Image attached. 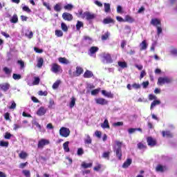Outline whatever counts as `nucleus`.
<instances>
[{
  "instance_id": "1",
  "label": "nucleus",
  "mask_w": 177,
  "mask_h": 177,
  "mask_svg": "<svg viewBox=\"0 0 177 177\" xmlns=\"http://www.w3.org/2000/svg\"><path fill=\"white\" fill-rule=\"evenodd\" d=\"M174 82V79L169 77H160L158 79L157 84L159 86H162V85H165V84H172Z\"/></svg>"
},
{
  "instance_id": "2",
  "label": "nucleus",
  "mask_w": 177,
  "mask_h": 177,
  "mask_svg": "<svg viewBox=\"0 0 177 177\" xmlns=\"http://www.w3.org/2000/svg\"><path fill=\"white\" fill-rule=\"evenodd\" d=\"M95 18H96V15L89 11L84 12L82 17V19H86V20H87L88 21H91V20H93Z\"/></svg>"
},
{
  "instance_id": "3",
  "label": "nucleus",
  "mask_w": 177,
  "mask_h": 177,
  "mask_svg": "<svg viewBox=\"0 0 177 177\" xmlns=\"http://www.w3.org/2000/svg\"><path fill=\"white\" fill-rule=\"evenodd\" d=\"M59 135L62 138H68V136H70V129L67 127H61L59 129Z\"/></svg>"
},
{
  "instance_id": "4",
  "label": "nucleus",
  "mask_w": 177,
  "mask_h": 177,
  "mask_svg": "<svg viewBox=\"0 0 177 177\" xmlns=\"http://www.w3.org/2000/svg\"><path fill=\"white\" fill-rule=\"evenodd\" d=\"M50 143V141H49V140L42 138L40 140H39L37 144V147L38 149H44L45 146L49 145Z\"/></svg>"
},
{
  "instance_id": "5",
  "label": "nucleus",
  "mask_w": 177,
  "mask_h": 177,
  "mask_svg": "<svg viewBox=\"0 0 177 177\" xmlns=\"http://www.w3.org/2000/svg\"><path fill=\"white\" fill-rule=\"evenodd\" d=\"M50 71H52V73L57 74V73H60V71H62V66L56 63H54L51 65Z\"/></svg>"
},
{
  "instance_id": "6",
  "label": "nucleus",
  "mask_w": 177,
  "mask_h": 177,
  "mask_svg": "<svg viewBox=\"0 0 177 177\" xmlns=\"http://www.w3.org/2000/svg\"><path fill=\"white\" fill-rule=\"evenodd\" d=\"M113 151L115 153L116 157L119 160H122V149L121 147H115L113 148Z\"/></svg>"
},
{
  "instance_id": "7",
  "label": "nucleus",
  "mask_w": 177,
  "mask_h": 177,
  "mask_svg": "<svg viewBox=\"0 0 177 177\" xmlns=\"http://www.w3.org/2000/svg\"><path fill=\"white\" fill-rule=\"evenodd\" d=\"M147 143L148 146H150L151 147H154V146L157 145V140L153 138V137L151 136H149L147 138Z\"/></svg>"
},
{
  "instance_id": "8",
  "label": "nucleus",
  "mask_w": 177,
  "mask_h": 177,
  "mask_svg": "<svg viewBox=\"0 0 177 177\" xmlns=\"http://www.w3.org/2000/svg\"><path fill=\"white\" fill-rule=\"evenodd\" d=\"M95 102L97 104H100L101 106L109 104V101L103 97L95 98Z\"/></svg>"
},
{
  "instance_id": "9",
  "label": "nucleus",
  "mask_w": 177,
  "mask_h": 177,
  "mask_svg": "<svg viewBox=\"0 0 177 177\" xmlns=\"http://www.w3.org/2000/svg\"><path fill=\"white\" fill-rule=\"evenodd\" d=\"M62 19H64L66 21H72L73 17V15L68 12H64L62 14Z\"/></svg>"
},
{
  "instance_id": "10",
  "label": "nucleus",
  "mask_w": 177,
  "mask_h": 177,
  "mask_svg": "<svg viewBox=\"0 0 177 177\" xmlns=\"http://www.w3.org/2000/svg\"><path fill=\"white\" fill-rule=\"evenodd\" d=\"M0 88L1 89V91H3V92H8V91L10 89V84L9 83L1 84Z\"/></svg>"
},
{
  "instance_id": "11",
  "label": "nucleus",
  "mask_w": 177,
  "mask_h": 177,
  "mask_svg": "<svg viewBox=\"0 0 177 177\" xmlns=\"http://www.w3.org/2000/svg\"><path fill=\"white\" fill-rule=\"evenodd\" d=\"M150 23L154 27H158V26H161V20H160V19H158L157 18L152 19L151 20Z\"/></svg>"
},
{
  "instance_id": "12",
  "label": "nucleus",
  "mask_w": 177,
  "mask_h": 177,
  "mask_svg": "<svg viewBox=\"0 0 177 177\" xmlns=\"http://www.w3.org/2000/svg\"><path fill=\"white\" fill-rule=\"evenodd\" d=\"M103 23L104 24H115V20L113 19V18L110 17H108L103 19Z\"/></svg>"
},
{
  "instance_id": "13",
  "label": "nucleus",
  "mask_w": 177,
  "mask_h": 177,
  "mask_svg": "<svg viewBox=\"0 0 177 177\" xmlns=\"http://www.w3.org/2000/svg\"><path fill=\"white\" fill-rule=\"evenodd\" d=\"M46 114V109L45 107L41 106L37 111V115L39 116L45 115Z\"/></svg>"
},
{
  "instance_id": "14",
  "label": "nucleus",
  "mask_w": 177,
  "mask_h": 177,
  "mask_svg": "<svg viewBox=\"0 0 177 177\" xmlns=\"http://www.w3.org/2000/svg\"><path fill=\"white\" fill-rule=\"evenodd\" d=\"M102 94L106 97H109L110 99H113L114 97V94L111 93V92H107L105 90L102 91Z\"/></svg>"
},
{
  "instance_id": "15",
  "label": "nucleus",
  "mask_w": 177,
  "mask_h": 177,
  "mask_svg": "<svg viewBox=\"0 0 177 177\" xmlns=\"http://www.w3.org/2000/svg\"><path fill=\"white\" fill-rule=\"evenodd\" d=\"M156 172H164V171H167V167L158 165L156 167Z\"/></svg>"
},
{
  "instance_id": "16",
  "label": "nucleus",
  "mask_w": 177,
  "mask_h": 177,
  "mask_svg": "<svg viewBox=\"0 0 177 177\" xmlns=\"http://www.w3.org/2000/svg\"><path fill=\"white\" fill-rule=\"evenodd\" d=\"M10 23L13 24H16V23H19V17L17 14L12 15V18L10 19Z\"/></svg>"
},
{
  "instance_id": "17",
  "label": "nucleus",
  "mask_w": 177,
  "mask_h": 177,
  "mask_svg": "<svg viewBox=\"0 0 177 177\" xmlns=\"http://www.w3.org/2000/svg\"><path fill=\"white\" fill-rule=\"evenodd\" d=\"M84 78H92L93 77V73L91 71H86L83 75Z\"/></svg>"
},
{
  "instance_id": "18",
  "label": "nucleus",
  "mask_w": 177,
  "mask_h": 177,
  "mask_svg": "<svg viewBox=\"0 0 177 177\" xmlns=\"http://www.w3.org/2000/svg\"><path fill=\"white\" fill-rule=\"evenodd\" d=\"M131 164H132V159L127 158V160L123 163L122 168H124V169L128 168V167H129Z\"/></svg>"
},
{
  "instance_id": "19",
  "label": "nucleus",
  "mask_w": 177,
  "mask_h": 177,
  "mask_svg": "<svg viewBox=\"0 0 177 177\" xmlns=\"http://www.w3.org/2000/svg\"><path fill=\"white\" fill-rule=\"evenodd\" d=\"M103 129H110V124H109V120L105 119L104 122L101 124Z\"/></svg>"
},
{
  "instance_id": "20",
  "label": "nucleus",
  "mask_w": 177,
  "mask_h": 177,
  "mask_svg": "<svg viewBox=\"0 0 177 177\" xmlns=\"http://www.w3.org/2000/svg\"><path fill=\"white\" fill-rule=\"evenodd\" d=\"M58 61L62 64H70V61H68L66 57H59L58 58Z\"/></svg>"
},
{
  "instance_id": "21",
  "label": "nucleus",
  "mask_w": 177,
  "mask_h": 177,
  "mask_svg": "<svg viewBox=\"0 0 177 177\" xmlns=\"http://www.w3.org/2000/svg\"><path fill=\"white\" fill-rule=\"evenodd\" d=\"M84 73V69L82 67L77 66L76 67V75H74L75 77H80L81 74Z\"/></svg>"
},
{
  "instance_id": "22",
  "label": "nucleus",
  "mask_w": 177,
  "mask_h": 177,
  "mask_svg": "<svg viewBox=\"0 0 177 177\" xmlns=\"http://www.w3.org/2000/svg\"><path fill=\"white\" fill-rule=\"evenodd\" d=\"M68 145H70V142L66 141L63 144V147L65 153L70 152V147H68Z\"/></svg>"
},
{
  "instance_id": "23",
  "label": "nucleus",
  "mask_w": 177,
  "mask_h": 177,
  "mask_svg": "<svg viewBox=\"0 0 177 177\" xmlns=\"http://www.w3.org/2000/svg\"><path fill=\"white\" fill-rule=\"evenodd\" d=\"M140 50H146L147 49V43L146 42V40H143L142 43L140 44Z\"/></svg>"
},
{
  "instance_id": "24",
  "label": "nucleus",
  "mask_w": 177,
  "mask_h": 177,
  "mask_svg": "<svg viewBox=\"0 0 177 177\" xmlns=\"http://www.w3.org/2000/svg\"><path fill=\"white\" fill-rule=\"evenodd\" d=\"M162 135L163 136V138H172L173 135L172 133H171V131H162Z\"/></svg>"
},
{
  "instance_id": "25",
  "label": "nucleus",
  "mask_w": 177,
  "mask_h": 177,
  "mask_svg": "<svg viewBox=\"0 0 177 177\" xmlns=\"http://www.w3.org/2000/svg\"><path fill=\"white\" fill-rule=\"evenodd\" d=\"M158 104H161V101L158 100H153L151 104V107H150L151 110H152L153 107H156V106H158Z\"/></svg>"
},
{
  "instance_id": "26",
  "label": "nucleus",
  "mask_w": 177,
  "mask_h": 177,
  "mask_svg": "<svg viewBox=\"0 0 177 177\" xmlns=\"http://www.w3.org/2000/svg\"><path fill=\"white\" fill-rule=\"evenodd\" d=\"M110 154H111V151H104L102 153V158H106V160H110Z\"/></svg>"
},
{
  "instance_id": "27",
  "label": "nucleus",
  "mask_w": 177,
  "mask_h": 177,
  "mask_svg": "<svg viewBox=\"0 0 177 177\" xmlns=\"http://www.w3.org/2000/svg\"><path fill=\"white\" fill-rule=\"evenodd\" d=\"M19 158H21V160H26L27 158V157H28V154L26 153V152L24 151H21V153L19 154Z\"/></svg>"
},
{
  "instance_id": "28",
  "label": "nucleus",
  "mask_w": 177,
  "mask_h": 177,
  "mask_svg": "<svg viewBox=\"0 0 177 177\" xmlns=\"http://www.w3.org/2000/svg\"><path fill=\"white\" fill-rule=\"evenodd\" d=\"M76 100H77V99H75V97H71V102L69 103L70 109H73V107H74V106H75Z\"/></svg>"
},
{
  "instance_id": "29",
  "label": "nucleus",
  "mask_w": 177,
  "mask_h": 177,
  "mask_svg": "<svg viewBox=\"0 0 177 177\" xmlns=\"http://www.w3.org/2000/svg\"><path fill=\"white\" fill-rule=\"evenodd\" d=\"M137 146L140 150H146L147 149V146L142 142H139Z\"/></svg>"
},
{
  "instance_id": "30",
  "label": "nucleus",
  "mask_w": 177,
  "mask_h": 177,
  "mask_svg": "<svg viewBox=\"0 0 177 177\" xmlns=\"http://www.w3.org/2000/svg\"><path fill=\"white\" fill-rule=\"evenodd\" d=\"M81 27H84V22L81 21H77L76 24V30L77 31H80V30H81Z\"/></svg>"
},
{
  "instance_id": "31",
  "label": "nucleus",
  "mask_w": 177,
  "mask_h": 177,
  "mask_svg": "<svg viewBox=\"0 0 177 177\" xmlns=\"http://www.w3.org/2000/svg\"><path fill=\"white\" fill-rule=\"evenodd\" d=\"M125 21H128L129 23H133V21H135V19L129 15H126L124 18V22Z\"/></svg>"
},
{
  "instance_id": "32",
  "label": "nucleus",
  "mask_w": 177,
  "mask_h": 177,
  "mask_svg": "<svg viewBox=\"0 0 177 177\" xmlns=\"http://www.w3.org/2000/svg\"><path fill=\"white\" fill-rule=\"evenodd\" d=\"M136 131H139V132H142V129L140 128H130L128 129L129 133H133L136 132Z\"/></svg>"
},
{
  "instance_id": "33",
  "label": "nucleus",
  "mask_w": 177,
  "mask_h": 177,
  "mask_svg": "<svg viewBox=\"0 0 177 177\" xmlns=\"http://www.w3.org/2000/svg\"><path fill=\"white\" fill-rule=\"evenodd\" d=\"M92 165H93V164L91 162V163H86L85 162H83L82 163V168H84L85 169H86V168H92Z\"/></svg>"
},
{
  "instance_id": "34",
  "label": "nucleus",
  "mask_w": 177,
  "mask_h": 177,
  "mask_svg": "<svg viewBox=\"0 0 177 177\" xmlns=\"http://www.w3.org/2000/svg\"><path fill=\"white\" fill-rule=\"evenodd\" d=\"M61 28L64 32H67L68 31V27H67V25L64 22L61 24Z\"/></svg>"
},
{
  "instance_id": "35",
  "label": "nucleus",
  "mask_w": 177,
  "mask_h": 177,
  "mask_svg": "<svg viewBox=\"0 0 177 177\" xmlns=\"http://www.w3.org/2000/svg\"><path fill=\"white\" fill-rule=\"evenodd\" d=\"M109 37H110V32H106L104 33V35H102L101 39L102 41H107V39H109Z\"/></svg>"
},
{
  "instance_id": "36",
  "label": "nucleus",
  "mask_w": 177,
  "mask_h": 177,
  "mask_svg": "<svg viewBox=\"0 0 177 177\" xmlns=\"http://www.w3.org/2000/svg\"><path fill=\"white\" fill-rule=\"evenodd\" d=\"M89 50H90V53H91V55H93L99 50V48L97 46H92L91 47Z\"/></svg>"
},
{
  "instance_id": "37",
  "label": "nucleus",
  "mask_w": 177,
  "mask_h": 177,
  "mask_svg": "<svg viewBox=\"0 0 177 177\" xmlns=\"http://www.w3.org/2000/svg\"><path fill=\"white\" fill-rule=\"evenodd\" d=\"M43 65H44V58L40 57L37 60V66L39 68H41V67H42Z\"/></svg>"
},
{
  "instance_id": "38",
  "label": "nucleus",
  "mask_w": 177,
  "mask_h": 177,
  "mask_svg": "<svg viewBox=\"0 0 177 177\" xmlns=\"http://www.w3.org/2000/svg\"><path fill=\"white\" fill-rule=\"evenodd\" d=\"M118 66L121 67L122 68H127L128 67V65L125 62H118Z\"/></svg>"
},
{
  "instance_id": "39",
  "label": "nucleus",
  "mask_w": 177,
  "mask_h": 177,
  "mask_svg": "<svg viewBox=\"0 0 177 177\" xmlns=\"http://www.w3.org/2000/svg\"><path fill=\"white\" fill-rule=\"evenodd\" d=\"M104 12L105 13H109L110 12L111 8H110V3H104Z\"/></svg>"
},
{
  "instance_id": "40",
  "label": "nucleus",
  "mask_w": 177,
  "mask_h": 177,
  "mask_svg": "<svg viewBox=\"0 0 177 177\" xmlns=\"http://www.w3.org/2000/svg\"><path fill=\"white\" fill-rule=\"evenodd\" d=\"M84 143H86V145H91L92 143V138H91L89 135H86V138L84 140Z\"/></svg>"
},
{
  "instance_id": "41",
  "label": "nucleus",
  "mask_w": 177,
  "mask_h": 177,
  "mask_svg": "<svg viewBox=\"0 0 177 177\" xmlns=\"http://www.w3.org/2000/svg\"><path fill=\"white\" fill-rule=\"evenodd\" d=\"M55 32L56 37H57L58 38H62V37H63V31H62L61 30H56Z\"/></svg>"
},
{
  "instance_id": "42",
  "label": "nucleus",
  "mask_w": 177,
  "mask_h": 177,
  "mask_svg": "<svg viewBox=\"0 0 177 177\" xmlns=\"http://www.w3.org/2000/svg\"><path fill=\"white\" fill-rule=\"evenodd\" d=\"M22 174L26 177H31V173H30V170L24 169L22 171Z\"/></svg>"
},
{
  "instance_id": "43",
  "label": "nucleus",
  "mask_w": 177,
  "mask_h": 177,
  "mask_svg": "<svg viewBox=\"0 0 177 177\" xmlns=\"http://www.w3.org/2000/svg\"><path fill=\"white\" fill-rule=\"evenodd\" d=\"M104 59H105V60H106L107 63H111V62H112L111 55H110L109 54H106V55H104Z\"/></svg>"
},
{
  "instance_id": "44",
  "label": "nucleus",
  "mask_w": 177,
  "mask_h": 177,
  "mask_svg": "<svg viewBox=\"0 0 177 177\" xmlns=\"http://www.w3.org/2000/svg\"><path fill=\"white\" fill-rule=\"evenodd\" d=\"M17 64H19L20 66V68L21 70H23V68H24L26 67V66L24 65V61L19 59L17 61Z\"/></svg>"
},
{
  "instance_id": "45",
  "label": "nucleus",
  "mask_w": 177,
  "mask_h": 177,
  "mask_svg": "<svg viewBox=\"0 0 177 177\" xmlns=\"http://www.w3.org/2000/svg\"><path fill=\"white\" fill-rule=\"evenodd\" d=\"M3 71H4L5 74H6L7 75L12 74V69H9V68L6 66L3 68Z\"/></svg>"
},
{
  "instance_id": "46",
  "label": "nucleus",
  "mask_w": 177,
  "mask_h": 177,
  "mask_svg": "<svg viewBox=\"0 0 177 177\" xmlns=\"http://www.w3.org/2000/svg\"><path fill=\"white\" fill-rule=\"evenodd\" d=\"M54 10H55V12H60V10H62V5L60 3H57L54 6Z\"/></svg>"
},
{
  "instance_id": "47",
  "label": "nucleus",
  "mask_w": 177,
  "mask_h": 177,
  "mask_svg": "<svg viewBox=\"0 0 177 177\" xmlns=\"http://www.w3.org/2000/svg\"><path fill=\"white\" fill-rule=\"evenodd\" d=\"M41 80L39 77H35L34 80L32 82V85H39V82Z\"/></svg>"
},
{
  "instance_id": "48",
  "label": "nucleus",
  "mask_w": 177,
  "mask_h": 177,
  "mask_svg": "<svg viewBox=\"0 0 177 177\" xmlns=\"http://www.w3.org/2000/svg\"><path fill=\"white\" fill-rule=\"evenodd\" d=\"M73 8L74 6H73L72 4H67L64 6V9H65V10H73Z\"/></svg>"
},
{
  "instance_id": "49",
  "label": "nucleus",
  "mask_w": 177,
  "mask_h": 177,
  "mask_svg": "<svg viewBox=\"0 0 177 177\" xmlns=\"http://www.w3.org/2000/svg\"><path fill=\"white\" fill-rule=\"evenodd\" d=\"M60 80H57L53 84V89H57L59 88V85H60Z\"/></svg>"
},
{
  "instance_id": "50",
  "label": "nucleus",
  "mask_w": 177,
  "mask_h": 177,
  "mask_svg": "<svg viewBox=\"0 0 177 177\" xmlns=\"http://www.w3.org/2000/svg\"><path fill=\"white\" fill-rule=\"evenodd\" d=\"M99 92H100V88H95V89L91 91V95L93 96H96V95H97L99 93Z\"/></svg>"
},
{
  "instance_id": "51",
  "label": "nucleus",
  "mask_w": 177,
  "mask_h": 177,
  "mask_svg": "<svg viewBox=\"0 0 177 177\" xmlns=\"http://www.w3.org/2000/svg\"><path fill=\"white\" fill-rule=\"evenodd\" d=\"M33 36H34V33L32 32V31L28 30L26 33V37H27L29 39H31V38H32Z\"/></svg>"
},
{
  "instance_id": "52",
  "label": "nucleus",
  "mask_w": 177,
  "mask_h": 177,
  "mask_svg": "<svg viewBox=\"0 0 177 177\" xmlns=\"http://www.w3.org/2000/svg\"><path fill=\"white\" fill-rule=\"evenodd\" d=\"M0 146H1V147H8V146H9V142L6 141H0Z\"/></svg>"
},
{
  "instance_id": "53",
  "label": "nucleus",
  "mask_w": 177,
  "mask_h": 177,
  "mask_svg": "<svg viewBox=\"0 0 177 177\" xmlns=\"http://www.w3.org/2000/svg\"><path fill=\"white\" fill-rule=\"evenodd\" d=\"M13 80H21V75L14 73L12 75Z\"/></svg>"
},
{
  "instance_id": "54",
  "label": "nucleus",
  "mask_w": 177,
  "mask_h": 177,
  "mask_svg": "<svg viewBox=\"0 0 177 177\" xmlns=\"http://www.w3.org/2000/svg\"><path fill=\"white\" fill-rule=\"evenodd\" d=\"M22 10H24V12H26L27 13H31V9H30L28 6H24L22 8Z\"/></svg>"
},
{
  "instance_id": "55",
  "label": "nucleus",
  "mask_w": 177,
  "mask_h": 177,
  "mask_svg": "<svg viewBox=\"0 0 177 177\" xmlns=\"http://www.w3.org/2000/svg\"><path fill=\"white\" fill-rule=\"evenodd\" d=\"M38 95L39 96H48V91H39L38 92Z\"/></svg>"
},
{
  "instance_id": "56",
  "label": "nucleus",
  "mask_w": 177,
  "mask_h": 177,
  "mask_svg": "<svg viewBox=\"0 0 177 177\" xmlns=\"http://www.w3.org/2000/svg\"><path fill=\"white\" fill-rule=\"evenodd\" d=\"M27 165H28V162H26L24 163H21L19 167L21 169H24V168H26V167H27Z\"/></svg>"
},
{
  "instance_id": "57",
  "label": "nucleus",
  "mask_w": 177,
  "mask_h": 177,
  "mask_svg": "<svg viewBox=\"0 0 177 177\" xmlns=\"http://www.w3.org/2000/svg\"><path fill=\"white\" fill-rule=\"evenodd\" d=\"M113 125L114 127H122V125H124V122H118L113 123Z\"/></svg>"
},
{
  "instance_id": "58",
  "label": "nucleus",
  "mask_w": 177,
  "mask_h": 177,
  "mask_svg": "<svg viewBox=\"0 0 177 177\" xmlns=\"http://www.w3.org/2000/svg\"><path fill=\"white\" fill-rule=\"evenodd\" d=\"M95 136H97V138L100 139V138H102V131H96L95 132Z\"/></svg>"
},
{
  "instance_id": "59",
  "label": "nucleus",
  "mask_w": 177,
  "mask_h": 177,
  "mask_svg": "<svg viewBox=\"0 0 177 177\" xmlns=\"http://www.w3.org/2000/svg\"><path fill=\"white\" fill-rule=\"evenodd\" d=\"M132 87L134 89H140V84L134 83V84H132Z\"/></svg>"
},
{
  "instance_id": "60",
  "label": "nucleus",
  "mask_w": 177,
  "mask_h": 177,
  "mask_svg": "<svg viewBox=\"0 0 177 177\" xmlns=\"http://www.w3.org/2000/svg\"><path fill=\"white\" fill-rule=\"evenodd\" d=\"M10 110H15V109H16V102H15V101H13L11 104V106H9Z\"/></svg>"
},
{
  "instance_id": "61",
  "label": "nucleus",
  "mask_w": 177,
  "mask_h": 177,
  "mask_svg": "<svg viewBox=\"0 0 177 177\" xmlns=\"http://www.w3.org/2000/svg\"><path fill=\"white\" fill-rule=\"evenodd\" d=\"M84 154V149L82 148H79L77 149V156H82Z\"/></svg>"
},
{
  "instance_id": "62",
  "label": "nucleus",
  "mask_w": 177,
  "mask_h": 177,
  "mask_svg": "<svg viewBox=\"0 0 177 177\" xmlns=\"http://www.w3.org/2000/svg\"><path fill=\"white\" fill-rule=\"evenodd\" d=\"M149 100H156V99H157V97L153 94H149Z\"/></svg>"
},
{
  "instance_id": "63",
  "label": "nucleus",
  "mask_w": 177,
  "mask_h": 177,
  "mask_svg": "<svg viewBox=\"0 0 177 177\" xmlns=\"http://www.w3.org/2000/svg\"><path fill=\"white\" fill-rule=\"evenodd\" d=\"M10 138H12V134H10V133L6 132L4 136V138L5 139H10Z\"/></svg>"
},
{
  "instance_id": "64",
  "label": "nucleus",
  "mask_w": 177,
  "mask_h": 177,
  "mask_svg": "<svg viewBox=\"0 0 177 177\" xmlns=\"http://www.w3.org/2000/svg\"><path fill=\"white\" fill-rule=\"evenodd\" d=\"M117 12L118 13H122V7L121 6H118Z\"/></svg>"
}]
</instances>
